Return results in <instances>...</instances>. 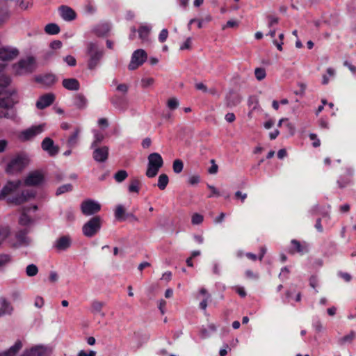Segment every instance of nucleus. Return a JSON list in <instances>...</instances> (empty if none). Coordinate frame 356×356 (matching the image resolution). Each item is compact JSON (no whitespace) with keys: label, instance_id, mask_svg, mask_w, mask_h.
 Segmentation results:
<instances>
[{"label":"nucleus","instance_id":"26","mask_svg":"<svg viewBox=\"0 0 356 356\" xmlns=\"http://www.w3.org/2000/svg\"><path fill=\"white\" fill-rule=\"evenodd\" d=\"M22 348V343L20 340H17L13 346L9 349L0 353V356H15Z\"/></svg>","mask_w":356,"mask_h":356},{"label":"nucleus","instance_id":"37","mask_svg":"<svg viewBox=\"0 0 356 356\" xmlns=\"http://www.w3.org/2000/svg\"><path fill=\"white\" fill-rule=\"evenodd\" d=\"M33 222V219L25 212L23 211L19 218V223L22 226H27Z\"/></svg>","mask_w":356,"mask_h":356},{"label":"nucleus","instance_id":"28","mask_svg":"<svg viewBox=\"0 0 356 356\" xmlns=\"http://www.w3.org/2000/svg\"><path fill=\"white\" fill-rule=\"evenodd\" d=\"M80 132V128L76 127L73 131V133L70 136L67 141V145L68 147L73 148L78 145Z\"/></svg>","mask_w":356,"mask_h":356},{"label":"nucleus","instance_id":"62","mask_svg":"<svg viewBox=\"0 0 356 356\" xmlns=\"http://www.w3.org/2000/svg\"><path fill=\"white\" fill-rule=\"evenodd\" d=\"M211 163H212L211 166L209 168L208 172L209 173L211 174V175H214V174H216L217 172H218V165L215 163V161L213 159H212L211 161Z\"/></svg>","mask_w":356,"mask_h":356},{"label":"nucleus","instance_id":"4","mask_svg":"<svg viewBox=\"0 0 356 356\" xmlns=\"http://www.w3.org/2000/svg\"><path fill=\"white\" fill-rule=\"evenodd\" d=\"M36 67L35 60L33 56H28L19 60L13 65V70L18 75H24L32 73Z\"/></svg>","mask_w":356,"mask_h":356},{"label":"nucleus","instance_id":"55","mask_svg":"<svg viewBox=\"0 0 356 356\" xmlns=\"http://www.w3.org/2000/svg\"><path fill=\"white\" fill-rule=\"evenodd\" d=\"M168 35V30L166 29H162L159 35V40L161 42H164L166 40Z\"/></svg>","mask_w":356,"mask_h":356},{"label":"nucleus","instance_id":"31","mask_svg":"<svg viewBox=\"0 0 356 356\" xmlns=\"http://www.w3.org/2000/svg\"><path fill=\"white\" fill-rule=\"evenodd\" d=\"M105 305L104 302L94 300L91 303V312L93 314H99L102 317L105 316V314L102 312L103 307Z\"/></svg>","mask_w":356,"mask_h":356},{"label":"nucleus","instance_id":"3","mask_svg":"<svg viewBox=\"0 0 356 356\" xmlns=\"http://www.w3.org/2000/svg\"><path fill=\"white\" fill-rule=\"evenodd\" d=\"M147 160V168L145 175L149 178H153L157 175L159 169L163 166V160L161 156L156 152L150 154Z\"/></svg>","mask_w":356,"mask_h":356},{"label":"nucleus","instance_id":"51","mask_svg":"<svg viewBox=\"0 0 356 356\" xmlns=\"http://www.w3.org/2000/svg\"><path fill=\"white\" fill-rule=\"evenodd\" d=\"M64 61L70 67H74L76 65V58L71 55L65 56L64 58Z\"/></svg>","mask_w":356,"mask_h":356},{"label":"nucleus","instance_id":"18","mask_svg":"<svg viewBox=\"0 0 356 356\" xmlns=\"http://www.w3.org/2000/svg\"><path fill=\"white\" fill-rule=\"evenodd\" d=\"M30 232L29 228H24L18 230L16 232L15 238L17 241L19 245L27 246L31 243V239L27 236V234Z\"/></svg>","mask_w":356,"mask_h":356},{"label":"nucleus","instance_id":"38","mask_svg":"<svg viewBox=\"0 0 356 356\" xmlns=\"http://www.w3.org/2000/svg\"><path fill=\"white\" fill-rule=\"evenodd\" d=\"M73 189V186L71 184H66L59 186L56 191V195L59 196L65 193L70 192Z\"/></svg>","mask_w":356,"mask_h":356},{"label":"nucleus","instance_id":"23","mask_svg":"<svg viewBox=\"0 0 356 356\" xmlns=\"http://www.w3.org/2000/svg\"><path fill=\"white\" fill-rule=\"evenodd\" d=\"M13 311V307L10 302L3 296L0 297V318L10 315Z\"/></svg>","mask_w":356,"mask_h":356},{"label":"nucleus","instance_id":"25","mask_svg":"<svg viewBox=\"0 0 356 356\" xmlns=\"http://www.w3.org/2000/svg\"><path fill=\"white\" fill-rule=\"evenodd\" d=\"M18 54V51L15 49H10L3 47L0 49V60H10L15 58Z\"/></svg>","mask_w":356,"mask_h":356},{"label":"nucleus","instance_id":"20","mask_svg":"<svg viewBox=\"0 0 356 356\" xmlns=\"http://www.w3.org/2000/svg\"><path fill=\"white\" fill-rule=\"evenodd\" d=\"M241 99L242 97L238 93L232 90L225 97V104L227 107L236 106L241 103Z\"/></svg>","mask_w":356,"mask_h":356},{"label":"nucleus","instance_id":"46","mask_svg":"<svg viewBox=\"0 0 356 356\" xmlns=\"http://www.w3.org/2000/svg\"><path fill=\"white\" fill-rule=\"evenodd\" d=\"M64 218L68 222H73L75 219L74 212L72 209L70 208L65 211Z\"/></svg>","mask_w":356,"mask_h":356},{"label":"nucleus","instance_id":"14","mask_svg":"<svg viewBox=\"0 0 356 356\" xmlns=\"http://www.w3.org/2000/svg\"><path fill=\"white\" fill-rule=\"evenodd\" d=\"M41 146L42 149L47 152L51 156H56L59 152L58 146L55 145L54 140L49 137H46L42 140Z\"/></svg>","mask_w":356,"mask_h":356},{"label":"nucleus","instance_id":"12","mask_svg":"<svg viewBox=\"0 0 356 356\" xmlns=\"http://www.w3.org/2000/svg\"><path fill=\"white\" fill-rule=\"evenodd\" d=\"M93 149L92 158L96 162L104 163L108 157L109 149L107 146L90 147Z\"/></svg>","mask_w":356,"mask_h":356},{"label":"nucleus","instance_id":"16","mask_svg":"<svg viewBox=\"0 0 356 356\" xmlns=\"http://www.w3.org/2000/svg\"><path fill=\"white\" fill-rule=\"evenodd\" d=\"M113 106L120 111H124L128 107L129 102L124 96L115 95L111 98Z\"/></svg>","mask_w":356,"mask_h":356},{"label":"nucleus","instance_id":"21","mask_svg":"<svg viewBox=\"0 0 356 356\" xmlns=\"http://www.w3.org/2000/svg\"><path fill=\"white\" fill-rule=\"evenodd\" d=\"M11 80L10 78L6 75L0 76V97L9 96L10 93L15 92L16 94V91L15 90L12 91H8L6 90V88L9 86Z\"/></svg>","mask_w":356,"mask_h":356},{"label":"nucleus","instance_id":"7","mask_svg":"<svg viewBox=\"0 0 356 356\" xmlns=\"http://www.w3.org/2000/svg\"><path fill=\"white\" fill-rule=\"evenodd\" d=\"M147 59L146 51L142 49L134 51L131 55V61L128 65V69L131 71L136 70L141 66Z\"/></svg>","mask_w":356,"mask_h":356},{"label":"nucleus","instance_id":"22","mask_svg":"<svg viewBox=\"0 0 356 356\" xmlns=\"http://www.w3.org/2000/svg\"><path fill=\"white\" fill-rule=\"evenodd\" d=\"M35 79L36 82L42 83L46 86H51L57 81L56 76L51 73L38 75L35 76Z\"/></svg>","mask_w":356,"mask_h":356},{"label":"nucleus","instance_id":"6","mask_svg":"<svg viewBox=\"0 0 356 356\" xmlns=\"http://www.w3.org/2000/svg\"><path fill=\"white\" fill-rule=\"evenodd\" d=\"M29 159L23 155H17L8 163L6 172L8 173H15L22 170L28 164Z\"/></svg>","mask_w":356,"mask_h":356},{"label":"nucleus","instance_id":"5","mask_svg":"<svg viewBox=\"0 0 356 356\" xmlns=\"http://www.w3.org/2000/svg\"><path fill=\"white\" fill-rule=\"evenodd\" d=\"M102 227V219L99 216H95L86 222L83 227V234L88 238H91L97 234Z\"/></svg>","mask_w":356,"mask_h":356},{"label":"nucleus","instance_id":"35","mask_svg":"<svg viewBox=\"0 0 356 356\" xmlns=\"http://www.w3.org/2000/svg\"><path fill=\"white\" fill-rule=\"evenodd\" d=\"M126 212L122 205L118 204L115 211V217L118 220H126Z\"/></svg>","mask_w":356,"mask_h":356},{"label":"nucleus","instance_id":"24","mask_svg":"<svg viewBox=\"0 0 356 356\" xmlns=\"http://www.w3.org/2000/svg\"><path fill=\"white\" fill-rule=\"evenodd\" d=\"M60 13L61 17L65 21H72L76 18V13L71 8L62 6L60 7Z\"/></svg>","mask_w":356,"mask_h":356},{"label":"nucleus","instance_id":"1","mask_svg":"<svg viewBox=\"0 0 356 356\" xmlns=\"http://www.w3.org/2000/svg\"><path fill=\"white\" fill-rule=\"evenodd\" d=\"M86 54L88 57L87 67L93 70L99 65L104 56V49L96 42H88L86 44Z\"/></svg>","mask_w":356,"mask_h":356},{"label":"nucleus","instance_id":"43","mask_svg":"<svg viewBox=\"0 0 356 356\" xmlns=\"http://www.w3.org/2000/svg\"><path fill=\"white\" fill-rule=\"evenodd\" d=\"M127 177L128 174L127 171L124 170L118 171L114 175V178L117 182L123 181Z\"/></svg>","mask_w":356,"mask_h":356},{"label":"nucleus","instance_id":"54","mask_svg":"<svg viewBox=\"0 0 356 356\" xmlns=\"http://www.w3.org/2000/svg\"><path fill=\"white\" fill-rule=\"evenodd\" d=\"M154 82V79L153 78H143L141 80V85L143 88H147L152 85Z\"/></svg>","mask_w":356,"mask_h":356},{"label":"nucleus","instance_id":"39","mask_svg":"<svg viewBox=\"0 0 356 356\" xmlns=\"http://www.w3.org/2000/svg\"><path fill=\"white\" fill-rule=\"evenodd\" d=\"M140 184V181L134 178L131 179V183L129 186V191L130 193H138L139 192V185Z\"/></svg>","mask_w":356,"mask_h":356},{"label":"nucleus","instance_id":"9","mask_svg":"<svg viewBox=\"0 0 356 356\" xmlns=\"http://www.w3.org/2000/svg\"><path fill=\"white\" fill-rule=\"evenodd\" d=\"M101 209V205L92 200L83 201L81 204V210L86 216L93 215Z\"/></svg>","mask_w":356,"mask_h":356},{"label":"nucleus","instance_id":"32","mask_svg":"<svg viewBox=\"0 0 356 356\" xmlns=\"http://www.w3.org/2000/svg\"><path fill=\"white\" fill-rule=\"evenodd\" d=\"M152 27L147 25L140 26L138 30L140 39L143 42H147L149 40V35L151 31Z\"/></svg>","mask_w":356,"mask_h":356},{"label":"nucleus","instance_id":"13","mask_svg":"<svg viewBox=\"0 0 356 356\" xmlns=\"http://www.w3.org/2000/svg\"><path fill=\"white\" fill-rule=\"evenodd\" d=\"M44 181V176L38 171H34L28 175L24 179V185L27 186H38Z\"/></svg>","mask_w":356,"mask_h":356},{"label":"nucleus","instance_id":"44","mask_svg":"<svg viewBox=\"0 0 356 356\" xmlns=\"http://www.w3.org/2000/svg\"><path fill=\"white\" fill-rule=\"evenodd\" d=\"M254 75L258 81H261L265 79L266 76V70L262 67H257L254 70Z\"/></svg>","mask_w":356,"mask_h":356},{"label":"nucleus","instance_id":"41","mask_svg":"<svg viewBox=\"0 0 356 356\" xmlns=\"http://www.w3.org/2000/svg\"><path fill=\"white\" fill-rule=\"evenodd\" d=\"M184 168V163L180 159H176L173 161L172 169L175 173H180Z\"/></svg>","mask_w":356,"mask_h":356},{"label":"nucleus","instance_id":"63","mask_svg":"<svg viewBox=\"0 0 356 356\" xmlns=\"http://www.w3.org/2000/svg\"><path fill=\"white\" fill-rule=\"evenodd\" d=\"M267 18L269 21L268 27H271L273 24H277L279 22V18L273 15H268Z\"/></svg>","mask_w":356,"mask_h":356},{"label":"nucleus","instance_id":"30","mask_svg":"<svg viewBox=\"0 0 356 356\" xmlns=\"http://www.w3.org/2000/svg\"><path fill=\"white\" fill-rule=\"evenodd\" d=\"M217 331V326L214 323H209L208 327H202L200 330V334L202 339L209 338L212 333Z\"/></svg>","mask_w":356,"mask_h":356},{"label":"nucleus","instance_id":"15","mask_svg":"<svg viewBox=\"0 0 356 356\" xmlns=\"http://www.w3.org/2000/svg\"><path fill=\"white\" fill-rule=\"evenodd\" d=\"M72 245V239L70 236L64 235L55 241L53 248L58 251H65Z\"/></svg>","mask_w":356,"mask_h":356},{"label":"nucleus","instance_id":"45","mask_svg":"<svg viewBox=\"0 0 356 356\" xmlns=\"http://www.w3.org/2000/svg\"><path fill=\"white\" fill-rule=\"evenodd\" d=\"M291 245L293 246V248H295L296 251L298 253H300V254H303L305 252H307V250L305 249L300 244V243L296 240V239H293L291 241Z\"/></svg>","mask_w":356,"mask_h":356},{"label":"nucleus","instance_id":"42","mask_svg":"<svg viewBox=\"0 0 356 356\" xmlns=\"http://www.w3.org/2000/svg\"><path fill=\"white\" fill-rule=\"evenodd\" d=\"M38 273V268L35 264H29L26 268V273L29 277H33Z\"/></svg>","mask_w":356,"mask_h":356},{"label":"nucleus","instance_id":"50","mask_svg":"<svg viewBox=\"0 0 356 356\" xmlns=\"http://www.w3.org/2000/svg\"><path fill=\"white\" fill-rule=\"evenodd\" d=\"M8 12L5 5L0 3V24L7 17Z\"/></svg>","mask_w":356,"mask_h":356},{"label":"nucleus","instance_id":"60","mask_svg":"<svg viewBox=\"0 0 356 356\" xmlns=\"http://www.w3.org/2000/svg\"><path fill=\"white\" fill-rule=\"evenodd\" d=\"M298 86L300 87L299 90L295 91L294 93L297 95L302 96L305 94V91L306 90L307 86L304 83H298Z\"/></svg>","mask_w":356,"mask_h":356},{"label":"nucleus","instance_id":"17","mask_svg":"<svg viewBox=\"0 0 356 356\" xmlns=\"http://www.w3.org/2000/svg\"><path fill=\"white\" fill-rule=\"evenodd\" d=\"M22 184L20 180L8 181L6 186L3 187L0 192V200L4 199L8 195L17 190Z\"/></svg>","mask_w":356,"mask_h":356},{"label":"nucleus","instance_id":"34","mask_svg":"<svg viewBox=\"0 0 356 356\" xmlns=\"http://www.w3.org/2000/svg\"><path fill=\"white\" fill-rule=\"evenodd\" d=\"M60 29L58 24L49 23L44 27V31L49 35H56L60 32Z\"/></svg>","mask_w":356,"mask_h":356},{"label":"nucleus","instance_id":"49","mask_svg":"<svg viewBox=\"0 0 356 356\" xmlns=\"http://www.w3.org/2000/svg\"><path fill=\"white\" fill-rule=\"evenodd\" d=\"M167 106L170 110H175L179 106V102L176 98L168 99Z\"/></svg>","mask_w":356,"mask_h":356},{"label":"nucleus","instance_id":"53","mask_svg":"<svg viewBox=\"0 0 356 356\" xmlns=\"http://www.w3.org/2000/svg\"><path fill=\"white\" fill-rule=\"evenodd\" d=\"M11 261V257L9 254H0V266L6 265Z\"/></svg>","mask_w":356,"mask_h":356},{"label":"nucleus","instance_id":"57","mask_svg":"<svg viewBox=\"0 0 356 356\" xmlns=\"http://www.w3.org/2000/svg\"><path fill=\"white\" fill-rule=\"evenodd\" d=\"M309 138L312 140H314V142L312 143L313 147H318L320 146L321 142H320V140L317 138L316 134H313V133L310 134H309Z\"/></svg>","mask_w":356,"mask_h":356},{"label":"nucleus","instance_id":"27","mask_svg":"<svg viewBox=\"0 0 356 356\" xmlns=\"http://www.w3.org/2000/svg\"><path fill=\"white\" fill-rule=\"evenodd\" d=\"M62 83L63 86L69 90H78L80 88L79 81L74 78L64 79Z\"/></svg>","mask_w":356,"mask_h":356},{"label":"nucleus","instance_id":"58","mask_svg":"<svg viewBox=\"0 0 356 356\" xmlns=\"http://www.w3.org/2000/svg\"><path fill=\"white\" fill-rule=\"evenodd\" d=\"M309 138L312 140H314V142L312 143L313 147H318L320 146L321 142H320V140L317 138L316 134H313V133L310 134H309Z\"/></svg>","mask_w":356,"mask_h":356},{"label":"nucleus","instance_id":"56","mask_svg":"<svg viewBox=\"0 0 356 356\" xmlns=\"http://www.w3.org/2000/svg\"><path fill=\"white\" fill-rule=\"evenodd\" d=\"M309 138L312 140H314V142L312 143L313 147H318L320 146L321 142H320V140L317 138L316 134H313V133L310 134H309Z\"/></svg>","mask_w":356,"mask_h":356},{"label":"nucleus","instance_id":"2","mask_svg":"<svg viewBox=\"0 0 356 356\" xmlns=\"http://www.w3.org/2000/svg\"><path fill=\"white\" fill-rule=\"evenodd\" d=\"M18 102L17 94L15 92L9 96L0 97V118H13L15 115L13 107Z\"/></svg>","mask_w":356,"mask_h":356},{"label":"nucleus","instance_id":"61","mask_svg":"<svg viewBox=\"0 0 356 356\" xmlns=\"http://www.w3.org/2000/svg\"><path fill=\"white\" fill-rule=\"evenodd\" d=\"M338 275L347 282H349L352 280V276L348 273L339 271Z\"/></svg>","mask_w":356,"mask_h":356},{"label":"nucleus","instance_id":"33","mask_svg":"<svg viewBox=\"0 0 356 356\" xmlns=\"http://www.w3.org/2000/svg\"><path fill=\"white\" fill-rule=\"evenodd\" d=\"M111 29V26L108 23H102L97 25L95 29V33L98 36L106 35Z\"/></svg>","mask_w":356,"mask_h":356},{"label":"nucleus","instance_id":"48","mask_svg":"<svg viewBox=\"0 0 356 356\" xmlns=\"http://www.w3.org/2000/svg\"><path fill=\"white\" fill-rule=\"evenodd\" d=\"M204 217L202 215L195 213L191 218V222L193 225H200L203 222Z\"/></svg>","mask_w":356,"mask_h":356},{"label":"nucleus","instance_id":"19","mask_svg":"<svg viewBox=\"0 0 356 356\" xmlns=\"http://www.w3.org/2000/svg\"><path fill=\"white\" fill-rule=\"evenodd\" d=\"M55 99V96L52 93L45 94L42 95L36 102V107L38 109H44L46 107L53 104Z\"/></svg>","mask_w":356,"mask_h":356},{"label":"nucleus","instance_id":"47","mask_svg":"<svg viewBox=\"0 0 356 356\" xmlns=\"http://www.w3.org/2000/svg\"><path fill=\"white\" fill-rule=\"evenodd\" d=\"M22 10H26L31 6V0H16L15 1Z\"/></svg>","mask_w":356,"mask_h":356},{"label":"nucleus","instance_id":"8","mask_svg":"<svg viewBox=\"0 0 356 356\" xmlns=\"http://www.w3.org/2000/svg\"><path fill=\"white\" fill-rule=\"evenodd\" d=\"M35 196V191L33 190H24L19 194L9 197L8 202L15 205H19Z\"/></svg>","mask_w":356,"mask_h":356},{"label":"nucleus","instance_id":"29","mask_svg":"<svg viewBox=\"0 0 356 356\" xmlns=\"http://www.w3.org/2000/svg\"><path fill=\"white\" fill-rule=\"evenodd\" d=\"M87 104L88 100L83 94L78 93L75 95L74 104L77 108L84 109L87 106Z\"/></svg>","mask_w":356,"mask_h":356},{"label":"nucleus","instance_id":"40","mask_svg":"<svg viewBox=\"0 0 356 356\" xmlns=\"http://www.w3.org/2000/svg\"><path fill=\"white\" fill-rule=\"evenodd\" d=\"M356 333L354 331H351L348 334L343 337L339 340V343L343 345L346 343H351L355 339Z\"/></svg>","mask_w":356,"mask_h":356},{"label":"nucleus","instance_id":"59","mask_svg":"<svg viewBox=\"0 0 356 356\" xmlns=\"http://www.w3.org/2000/svg\"><path fill=\"white\" fill-rule=\"evenodd\" d=\"M309 138L312 140H314V142L312 143L313 147H318L320 146L321 142H320V140L317 138L316 134H313V133L310 134H309Z\"/></svg>","mask_w":356,"mask_h":356},{"label":"nucleus","instance_id":"64","mask_svg":"<svg viewBox=\"0 0 356 356\" xmlns=\"http://www.w3.org/2000/svg\"><path fill=\"white\" fill-rule=\"evenodd\" d=\"M128 89H129L128 86L124 83L119 84L116 88V90L118 91L121 92L124 94H126L128 92Z\"/></svg>","mask_w":356,"mask_h":356},{"label":"nucleus","instance_id":"52","mask_svg":"<svg viewBox=\"0 0 356 356\" xmlns=\"http://www.w3.org/2000/svg\"><path fill=\"white\" fill-rule=\"evenodd\" d=\"M104 136L100 134L95 135V140L92 143L90 147H99V144L102 141Z\"/></svg>","mask_w":356,"mask_h":356},{"label":"nucleus","instance_id":"36","mask_svg":"<svg viewBox=\"0 0 356 356\" xmlns=\"http://www.w3.org/2000/svg\"><path fill=\"white\" fill-rule=\"evenodd\" d=\"M169 182V179L167 175L161 174L159 177L157 186L161 190H164Z\"/></svg>","mask_w":356,"mask_h":356},{"label":"nucleus","instance_id":"11","mask_svg":"<svg viewBox=\"0 0 356 356\" xmlns=\"http://www.w3.org/2000/svg\"><path fill=\"white\" fill-rule=\"evenodd\" d=\"M51 350L42 345L35 346L23 352L21 356H49Z\"/></svg>","mask_w":356,"mask_h":356},{"label":"nucleus","instance_id":"10","mask_svg":"<svg viewBox=\"0 0 356 356\" xmlns=\"http://www.w3.org/2000/svg\"><path fill=\"white\" fill-rule=\"evenodd\" d=\"M44 130L43 125L32 126L31 127L21 132L19 138L23 141H27L33 139L36 136L41 134Z\"/></svg>","mask_w":356,"mask_h":356}]
</instances>
